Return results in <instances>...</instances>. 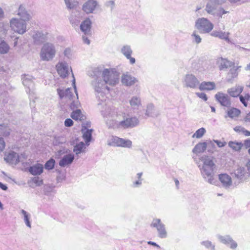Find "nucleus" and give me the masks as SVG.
I'll return each instance as SVG.
<instances>
[{
    "mask_svg": "<svg viewBox=\"0 0 250 250\" xmlns=\"http://www.w3.org/2000/svg\"><path fill=\"white\" fill-rule=\"evenodd\" d=\"M73 85L75 89L76 96L71 91V89L69 88L66 89L65 91L61 89H58V93L61 99L64 98L66 102L70 103V107L71 109H74L78 107V101L75 102V99L78 100V94L76 90V84L75 79L73 81Z\"/></svg>",
    "mask_w": 250,
    "mask_h": 250,
    "instance_id": "1",
    "label": "nucleus"
},
{
    "mask_svg": "<svg viewBox=\"0 0 250 250\" xmlns=\"http://www.w3.org/2000/svg\"><path fill=\"white\" fill-rule=\"evenodd\" d=\"M102 78L105 84L115 86L119 82L120 74L114 68L104 69L102 72Z\"/></svg>",
    "mask_w": 250,
    "mask_h": 250,
    "instance_id": "2",
    "label": "nucleus"
},
{
    "mask_svg": "<svg viewBox=\"0 0 250 250\" xmlns=\"http://www.w3.org/2000/svg\"><path fill=\"white\" fill-rule=\"evenodd\" d=\"M55 53L56 50L54 45L47 43L44 44L42 48L41 57L42 60L49 61L55 56Z\"/></svg>",
    "mask_w": 250,
    "mask_h": 250,
    "instance_id": "3",
    "label": "nucleus"
},
{
    "mask_svg": "<svg viewBox=\"0 0 250 250\" xmlns=\"http://www.w3.org/2000/svg\"><path fill=\"white\" fill-rule=\"evenodd\" d=\"M195 26L203 33H208L212 30L213 25L208 20L205 18L199 19L196 22Z\"/></svg>",
    "mask_w": 250,
    "mask_h": 250,
    "instance_id": "4",
    "label": "nucleus"
},
{
    "mask_svg": "<svg viewBox=\"0 0 250 250\" xmlns=\"http://www.w3.org/2000/svg\"><path fill=\"white\" fill-rule=\"evenodd\" d=\"M202 160L203 162L202 172L204 175L209 176L213 172L215 166L213 161L208 156L202 158Z\"/></svg>",
    "mask_w": 250,
    "mask_h": 250,
    "instance_id": "5",
    "label": "nucleus"
},
{
    "mask_svg": "<svg viewBox=\"0 0 250 250\" xmlns=\"http://www.w3.org/2000/svg\"><path fill=\"white\" fill-rule=\"evenodd\" d=\"M10 26L15 32L23 34L25 32L26 25L23 20L13 19L10 22Z\"/></svg>",
    "mask_w": 250,
    "mask_h": 250,
    "instance_id": "6",
    "label": "nucleus"
},
{
    "mask_svg": "<svg viewBox=\"0 0 250 250\" xmlns=\"http://www.w3.org/2000/svg\"><path fill=\"white\" fill-rule=\"evenodd\" d=\"M58 74L62 78H66L69 74V68L68 64L65 62H59L56 65Z\"/></svg>",
    "mask_w": 250,
    "mask_h": 250,
    "instance_id": "7",
    "label": "nucleus"
},
{
    "mask_svg": "<svg viewBox=\"0 0 250 250\" xmlns=\"http://www.w3.org/2000/svg\"><path fill=\"white\" fill-rule=\"evenodd\" d=\"M98 4L95 0H88L82 6L83 11L87 14L93 13L97 8Z\"/></svg>",
    "mask_w": 250,
    "mask_h": 250,
    "instance_id": "8",
    "label": "nucleus"
},
{
    "mask_svg": "<svg viewBox=\"0 0 250 250\" xmlns=\"http://www.w3.org/2000/svg\"><path fill=\"white\" fill-rule=\"evenodd\" d=\"M151 226L156 228L159 232V235L161 238H165L167 233L165 226L161 223L160 219H155L153 220Z\"/></svg>",
    "mask_w": 250,
    "mask_h": 250,
    "instance_id": "9",
    "label": "nucleus"
},
{
    "mask_svg": "<svg viewBox=\"0 0 250 250\" xmlns=\"http://www.w3.org/2000/svg\"><path fill=\"white\" fill-rule=\"evenodd\" d=\"M233 62L226 58L222 57L218 58L216 60V64L220 70L227 69L229 67L233 66Z\"/></svg>",
    "mask_w": 250,
    "mask_h": 250,
    "instance_id": "10",
    "label": "nucleus"
},
{
    "mask_svg": "<svg viewBox=\"0 0 250 250\" xmlns=\"http://www.w3.org/2000/svg\"><path fill=\"white\" fill-rule=\"evenodd\" d=\"M215 97L217 101L223 106L229 107L231 103L229 96L226 94L218 92Z\"/></svg>",
    "mask_w": 250,
    "mask_h": 250,
    "instance_id": "11",
    "label": "nucleus"
},
{
    "mask_svg": "<svg viewBox=\"0 0 250 250\" xmlns=\"http://www.w3.org/2000/svg\"><path fill=\"white\" fill-rule=\"evenodd\" d=\"M229 68V70L227 73V77L229 81H231L237 77L241 66L236 65L235 62H233V65Z\"/></svg>",
    "mask_w": 250,
    "mask_h": 250,
    "instance_id": "12",
    "label": "nucleus"
},
{
    "mask_svg": "<svg viewBox=\"0 0 250 250\" xmlns=\"http://www.w3.org/2000/svg\"><path fill=\"white\" fill-rule=\"evenodd\" d=\"M138 119L135 117H131L120 122L119 125L124 128L133 127L138 124Z\"/></svg>",
    "mask_w": 250,
    "mask_h": 250,
    "instance_id": "13",
    "label": "nucleus"
},
{
    "mask_svg": "<svg viewBox=\"0 0 250 250\" xmlns=\"http://www.w3.org/2000/svg\"><path fill=\"white\" fill-rule=\"evenodd\" d=\"M185 83L187 87L195 88L199 83L197 79L193 75L188 74L186 76Z\"/></svg>",
    "mask_w": 250,
    "mask_h": 250,
    "instance_id": "14",
    "label": "nucleus"
},
{
    "mask_svg": "<svg viewBox=\"0 0 250 250\" xmlns=\"http://www.w3.org/2000/svg\"><path fill=\"white\" fill-rule=\"evenodd\" d=\"M4 160L7 162L11 164H17L20 161L18 154L13 151L10 152L5 155Z\"/></svg>",
    "mask_w": 250,
    "mask_h": 250,
    "instance_id": "15",
    "label": "nucleus"
},
{
    "mask_svg": "<svg viewBox=\"0 0 250 250\" xmlns=\"http://www.w3.org/2000/svg\"><path fill=\"white\" fill-rule=\"evenodd\" d=\"M121 81L124 84L130 86L134 84L137 80L135 78L126 73L122 75Z\"/></svg>",
    "mask_w": 250,
    "mask_h": 250,
    "instance_id": "16",
    "label": "nucleus"
},
{
    "mask_svg": "<svg viewBox=\"0 0 250 250\" xmlns=\"http://www.w3.org/2000/svg\"><path fill=\"white\" fill-rule=\"evenodd\" d=\"M219 179L223 186L225 187H229L232 184L231 178L227 174H219Z\"/></svg>",
    "mask_w": 250,
    "mask_h": 250,
    "instance_id": "17",
    "label": "nucleus"
},
{
    "mask_svg": "<svg viewBox=\"0 0 250 250\" xmlns=\"http://www.w3.org/2000/svg\"><path fill=\"white\" fill-rule=\"evenodd\" d=\"M243 91V87L241 86H236L228 90V94L232 97H237Z\"/></svg>",
    "mask_w": 250,
    "mask_h": 250,
    "instance_id": "18",
    "label": "nucleus"
},
{
    "mask_svg": "<svg viewBox=\"0 0 250 250\" xmlns=\"http://www.w3.org/2000/svg\"><path fill=\"white\" fill-rule=\"evenodd\" d=\"M29 171L33 175H40L43 172V166L42 164H36L30 167Z\"/></svg>",
    "mask_w": 250,
    "mask_h": 250,
    "instance_id": "19",
    "label": "nucleus"
},
{
    "mask_svg": "<svg viewBox=\"0 0 250 250\" xmlns=\"http://www.w3.org/2000/svg\"><path fill=\"white\" fill-rule=\"evenodd\" d=\"M71 117L75 121L82 122L85 119V116L80 109H76L72 112Z\"/></svg>",
    "mask_w": 250,
    "mask_h": 250,
    "instance_id": "20",
    "label": "nucleus"
},
{
    "mask_svg": "<svg viewBox=\"0 0 250 250\" xmlns=\"http://www.w3.org/2000/svg\"><path fill=\"white\" fill-rule=\"evenodd\" d=\"M201 90H211L215 88V83L212 82H203L199 85Z\"/></svg>",
    "mask_w": 250,
    "mask_h": 250,
    "instance_id": "21",
    "label": "nucleus"
},
{
    "mask_svg": "<svg viewBox=\"0 0 250 250\" xmlns=\"http://www.w3.org/2000/svg\"><path fill=\"white\" fill-rule=\"evenodd\" d=\"M74 159L73 155L68 154L65 155L60 161L59 165L61 167H65L71 164Z\"/></svg>",
    "mask_w": 250,
    "mask_h": 250,
    "instance_id": "22",
    "label": "nucleus"
},
{
    "mask_svg": "<svg viewBox=\"0 0 250 250\" xmlns=\"http://www.w3.org/2000/svg\"><path fill=\"white\" fill-rule=\"evenodd\" d=\"M229 147L234 151H239L243 146V144L236 141H229L228 143Z\"/></svg>",
    "mask_w": 250,
    "mask_h": 250,
    "instance_id": "23",
    "label": "nucleus"
},
{
    "mask_svg": "<svg viewBox=\"0 0 250 250\" xmlns=\"http://www.w3.org/2000/svg\"><path fill=\"white\" fill-rule=\"evenodd\" d=\"M48 34L46 32L44 33L42 31H38L35 34L33 38L36 41L43 42L46 40Z\"/></svg>",
    "mask_w": 250,
    "mask_h": 250,
    "instance_id": "24",
    "label": "nucleus"
},
{
    "mask_svg": "<svg viewBox=\"0 0 250 250\" xmlns=\"http://www.w3.org/2000/svg\"><path fill=\"white\" fill-rule=\"evenodd\" d=\"M11 129L4 124H0V135L4 137H8L10 135Z\"/></svg>",
    "mask_w": 250,
    "mask_h": 250,
    "instance_id": "25",
    "label": "nucleus"
},
{
    "mask_svg": "<svg viewBox=\"0 0 250 250\" xmlns=\"http://www.w3.org/2000/svg\"><path fill=\"white\" fill-rule=\"evenodd\" d=\"M241 111L235 107H231L227 111L228 117L231 119H235L237 118L240 114Z\"/></svg>",
    "mask_w": 250,
    "mask_h": 250,
    "instance_id": "26",
    "label": "nucleus"
},
{
    "mask_svg": "<svg viewBox=\"0 0 250 250\" xmlns=\"http://www.w3.org/2000/svg\"><path fill=\"white\" fill-rule=\"evenodd\" d=\"M91 22L89 19H86L83 21L80 26L81 30L86 33L89 31L91 28Z\"/></svg>",
    "mask_w": 250,
    "mask_h": 250,
    "instance_id": "27",
    "label": "nucleus"
},
{
    "mask_svg": "<svg viewBox=\"0 0 250 250\" xmlns=\"http://www.w3.org/2000/svg\"><path fill=\"white\" fill-rule=\"evenodd\" d=\"M218 3L217 0L215 1L213 0H209V2L207 3L206 10L207 12L209 14H212L215 10V4Z\"/></svg>",
    "mask_w": 250,
    "mask_h": 250,
    "instance_id": "28",
    "label": "nucleus"
},
{
    "mask_svg": "<svg viewBox=\"0 0 250 250\" xmlns=\"http://www.w3.org/2000/svg\"><path fill=\"white\" fill-rule=\"evenodd\" d=\"M207 147L205 143H199L194 147L193 152L195 153H199L204 152Z\"/></svg>",
    "mask_w": 250,
    "mask_h": 250,
    "instance_id": "29",
    "label": "nucleus"
},
{
    "mask_svg": "<svg viewBox=\"0 0 250 250\" xmlns=\"http://www.w3.org/2000/svg\"><path fill=\"white\" fill-rule=\"evenodd\" d=\"M240 102L243 104V105L247 107L248 106V102L250 100V94L249 93H246L244 96L240 95L239 96Z\"/></svg>",
    "mask_w": 250,
    "mask_h": 250,
    "instance_id": "30",
    "label": "nucleus"
},
{
    "mask_svg": "<svg viewBox=\"0 0 250 250\" xmlns=\"http://www.w3.org/2000/svg\"><path fill=\"white\" fill-rule=\"evenodd\" d=\"M9 50V46L4 41H2L0 43V53L5 54L7 53Z\"/></svg>",
    "mask_w": 250,
    "mask_h": 250,
    "instance_id": "31",
    "label": "nucleus"
},
{
    "mask_svg": "<svg viewBox=\"0 0 250 250\" xmlns=\"http://www.w3.org/2000/svg\"><path fill=\"white\" fill-rule=\"evenodd\" d=\"M84 148V144L83 142H80L79 144H77L74 148V152L76 153V154H78L81 153L83 149Z\"/></svg>",
    "mask_w": 250,
    "mask_h": 250,
    "instance_id": "32",
    "label": "nucleus"
},
{
    "mask_svg": "<svg viewBox=\"0 0 250 250\" xmlns=\"http://www.w3.org/2000/svg\"><path fill=\"white\" fill-rule=\"evenodd\" d=\"M213 35L214 36L218 37L220 39H224L225 40H229V34L228 33L218 32L216 33H214Z\"/></svg>",
    "mask_w": 250,
    "mask_h": 250,
    "instance_id": "33",
    "label": "nucleus"
},
{
    "mask_svg": "<svg viewBox=\"0 0 250 250\" xmlns=\"http://www.w3.org/2000/svg\"><path fill=\"white\" fill-rule=\"evenodd\" d=\"M122 53L126 57H130L131 55L132 51L129 46H124L121 50Z\"/></svg>",
    "mask_w": 250,
    "mask_h": 250,
    "instance_id": "34",
    "label": "nucleus"
},
{
    "mask_svg": "<svg viewBox=\"0 0 250 250\" xmlns=\"http://www.w3.org/2000/svg\"><path fill=\"white\" fill-rule=\"evenodd\" d=\"M206 130L204 128L198 129L192 135L193 138H200L205 134Z\"/></svg>",
    "mask_w": 250,
    "mask_h": 250,
    "instance_id": "35",
    "label": "nucleus"
},
{
    "mask_svg": "<svg viewBox=\"0 0 250 250\" xmlns=\"http://www.w3.org/2000/svg\"><path fill=\"white\" fill-rule=\"evenodd\" d=\"M92 131V129H88L83 134V137L86 143L90 142L91 140Z\"/></svg>",
    "mask_w": 250,
    "mask_h": 250,
    "instance_id": "36",
    "label": "nucleus"
},
{
    "mask_svg": "<svg viewBox=\"0 0 250 250\" xmlns=\"http://www.w3.org/2000/svg\"><path fill=\"white\" fill-rule=\"evenodd\" d=\"M130 104L133 107L139 106L141 104L140 100L137 97H133L130 101Z\"/></svg>",
    "mask_w": 250,
    "mask_h": 250,
    "instance_id": "37",
    "label": "nucleus"
},
{
    "mask_svg": "<svg viewBox=\"0 0 250 250\" xmlns=\"http://www.w3.org/2000/svg\"><path fill=\"white\" fill-rule=\"evenodd\" d=\"M55 165V161L51 159L48 161L45 164V168L47 169H52Z\"/></svg>",
    "mask_w": 250,
    "mask_h": 250,
    "instance_id": "38",
    "label": "nucleus"
},
{
    "mask_svg": "<svg viewBox=\"0 0 250 250\" xmlns=\"http://www.w3.org/2000/svg\"><path fill=\"white\" fill-rule=\"evenodd\" d=\"M32 182L36 186H40L43 184V180L38 177H35L32 179Z\"/></svg>",
    "mask_w": 250,
    "mask_h": 250,
    "instance_id": "39",
    "label": "nucleus"
},
{
    "mask_svg": "<svg viewBox=\"0 0 250 250\" xmlns=\"http://www.w3.org/2000/svg\"><path fill=\"white\" fill-rule=\"evenodd\" d=\"M21 212H22V213L24 215V220L25 221L26 225L28 227L30 228L31 227V224H30V223L29 222L28 216V214H27V212L25 210H21Z\"/></svg>",
    "mask_w": 250,
    "mask_h": 250,
    "instance_id": "40",
    "label": "nucleus"
},
{
    "mask_svg": "<svg viewBox=\"0 0 250 250\" xmlns=\"http://www.w3.org/2000/svg\"><path fill=\"white\" fill-rule=\"evenodd\" d=\"M132 146V142L129 140H125L123 139L121 147H130Z\"/></svg>",
    "mask_w": 250,
    "mask_h": 250,
    "instance_id": "41",
    "label": "nucleus"
},
{
    "mask_svg": "<svg viewBox=\"0 0 250 250\" xmlns=\"http://www.w3.org/2000/svg\"><path fill=\"white\" fill-rule=\"evenodd\" d=\"M5 146V142L3 138L0 137V152H2L4 150Z\"/></svg>",
    "mask_w": 250,
    "mask_h": 250,
    "instance_id": "42",
    "label": "nucleus"
},
{
    "mask_svg": "<svg viewBox=\"0 0 250 250\" xmlns=\"http://www.w3.org/2000/svg\"><path fill=\"white\" fill-rule=\"evenodd\" d=\"M123 139L117 137L114 139V143L118 146H121Z\"/></svg>",
    "mask_w": 250,
    "mask_h": 250,
    "instance_id": "43",
    "label": "nucleus"
},
{
    "mask_svg": "<svg viewBox=\"0 0 250 250\" xmlns=\"http://www.w3.org/2000/svg\"><path fill=\"white\" fill-rule=\"evenodd\" d=\"M228 243L229 247L231 249H234L237 247V245L236 243L231 239H229V241L228 242Z\"/></svg>",
    "mask_w": 250,
    "mask_h": 250,
    "instance_id": "44",
    "label": "nucleus"
},
{
    "mask_svg": "<svg viewBox=\"0 0 250 250\" xmlns=\"http://www.w3.org/2000/svg\"><path fill=\"white\" fill-rule=\"evenodd\" d=\"M65 126L70 127L73 125V121L71 119H66L64 121Z\"/></svg>",
    "mask_w": 250,
    "mask_h": 250,
    "instance_id": "45",
    "label": "nucleus"
},
{
    "mask_svg": "<svg viewBox=\"0 0 250 250\" xmlns=\"http://www.w3.org/2000/svg\"><path fill=\"white\" fill-rule=\"evenodd\" d=\"M196 95L198 97L202 99L205 101H206L208 100V97L206 94L204 93H196Z\"/></svg>",
    "mask_w": 250,
    "mask_h": 250,
    "instance_id": "46",
    "label": "nucleus"
},
{
    "mask_svg": "<svg viewBox=\"0 0 250 250\" xmlns=\"http://www.w3.org/2000/svg\"><path fill=\"white\" fill-rule=\"evenodd\" d=\"M18 14L20 16H22L23 14H27L25 12L24 8L21 5L20 6Z\"/></svg>",
    "mask_w": 250,
    "mask_h": 250,
    "instance_id": "47",
    "label": "nucleus"
},
{
    "mask_svg": "<svg viewBox=\"0 0 250 250\" xmlns=\"http://www.w3.org/2000/svg\"><path fill=\"white\" fill-rule=\"evenodd\" d=\"M244 128L241 126H236L234 128V130L235 132L238 133H243Z\"/></svg>",
    "mask_w": 250,
    "mask_h": 250,
    "instance_id": "48",
    "label": "nucleus"
},
{
    "mask_svg": "<svg viewBox=\"0 0 250 250\" xmlns=\"http://www.w3.org/2000/svg\"><path fill=\"white\" fill-rule=\"evenodd\" d=\"M192 36L194 37V40L196 43H198L201 42V38L199 35H197L195 32L193 33Z\"/></svg>",
    "mask_w": 250,
    "mask_h": 250,
    "instance_id": "49",
    "label": "nucleus"
},
{
    "mask_svg": "<svg viewBox=\"0 0 250 250\" xmlns=\"http://www.w3.org/2000/svg\"><path fill=\"white\" fill-rule=\"evenodd\" d=\"M215 142L219 147H223L226 145V143L225 142H221L217 140L215 141Z\"/></svg>",
    "mask_w": 250,
    "mask_h": 250,
    "instance_id": "50",
    "label": "nucleus"
},
{
    "mask_svg": "<svg viewBox=\"0 0 250 250\" xmlns=\"http://www.w3.org/2000/svg\"><path fill=\"white\" fill-rule=\"evenodd\" d=\"M65 3L67 6V7L69 9L73 8L75 6V5L73 4H71L70 2V0H64Z\"/></svg>",
    "mask_w": 250,
    "mask_h": 250,
    "instance_id": "51",
    "label": "nucleus"
},
{
    "mask_svg": "<svg viewBox=\"0 0 250 250\" xmlns=\"http://www.w3.org/2000/svg\"><path fill=\"white\" fill-rule=\"evenodd\" d=\"M228 13V11H225L224 9L223 8H221L219 10V12L218 13V14L219 15V16H222L223 14H226Z\"/></svg>",
    "mask_w": 250,
    "mask_h": 250,
    "instance_id": "52",
    "label": "nucleus"
},
{
    "mask_svg": "<svg viewBox=\"0 0 250 250\" xmlns=\"http://www.w3.org/2000/svg\"><path fill=\"white\" fill-rule=\"evenodd\" d=\"M244 121L246 122H250V112L246 115L244 118Z\"/></svg>",
    "mask_w": 250,
    "mask_h": 250,
    "instance_id": "53",
    "label": "nucleus"
},
{
    "mask_svg": "<svg viewBox=\"0 0 250 250\" xmlns=\"http://www.w3.org/2000/svg\"><path fill=\"white\" fill-rule=\"evenodd\" d=\"M126 58L128 60H129L130 63L132 64L135 63V59L134 58L131 57V55L130 57H126Z\"/></svg>",
    "mask_w": 250,
    "mask_h": 250,
    "instance_id": "54",
    "label": "nucleus"
},
{
    "mask_svg": "<svg viewBox=\"0 0 250 250\" xmlns=\"http://www.w3.org/2000/svg\"><path fill=\"white\" fill-rule=\"evenodd\" d=\"M244 145L246 148L250 147V139H247L244 141Z\"/></svg>",
    "mask_w": 250,
    "mask_h": 250,
    "instance_id": "55",
    "label": "nucleus"
},
{
    "mask_svg": "<svg viewBox=\"0 0 250 250\" xmlns=\"http://www.w3.org/2000/svg\"><path fill=\"white\" fill-rule=\"evenodd\" d=\"M148 244L149 245H152V246H154L155 247H156L158 248H160V246L159 245H158L155 242H151V241H148L147 242Z\"/></svg>",
    "mask_w": 250,
    "mask_h": 250,
    "instance_id": "56",
    "label": "nucleus"
},
{
    "mask_svg": "<svg viewBox=\"0 0 250 250\" xmlns=\"http://www.w3.org/2000/svg\"><path fill=\"white\" fill-rule=\"evenodd\" d=\"M0 188L4 190H6L7 189V187L5 185L0 182Z\"/></svg>",
    "mask_w": 250,
    "mask_h": 250,
    "instance_id": "57",
    "label": "nucleus"
},
{
    "mask_svg": "<svg viewBox=\"0 0 250 250\" xmlns=\"http://www.w3.org/2000/svg\"><path fill=\"white\" fill-rule=\"evenodd\" d=\"M83 42H84V43L87 44H89L90 43V41L88 40V39L86 37H83Z\"/></svg>",
    "mask_w": 250,
    "mask_h": 250,
    "instance_id": "58",
    "label": "nucleus"
},
{
    "mask_svg": "<svg viewBox=\"0 0 250 250\" xmlns=\"http://www.w3.org/2000/svg\"><path fill=\"white\" fill-rule=\"evenodd\" d=\"M243 133L246 136H250V132L247 130H246L245 128L244 129Z\"/></svg>",
    "mask_w": 250,
    "mask_h": 250,
    "instance_id": "59",
    "label": "nucleus"
},
{
    "mask_svg": "<svg viewBox=\"0 0 250 250\" xmlns=\"http://www.w3.org/2000/svg\"><path fill=\"white\" fill-rule=\"evenodd\" d=\"M247 167L248 169V170H250V160L249 161L247 164Z\"/></svg>",
    "mask_w": 250,
    "mask_h": 250,
    "instance_id": "60",
    "label": "nucleus"
},
{
    "mask_svg": "<svg viewBox=\"0 0 250 250\" xmlns=\"http://www.w3.org/2000/svg\"><path fill=\"white\" fill-rule=\"evenodd\" d=\"M246 70H250V62L247 65Z\"/></svg>",
    "mask_w": 250,
    "mask_h": 250,
    "instance_id": "61",
    "label": "nucleus"
},
{
    "mask_svg": "<svg viewBox=\"0 0 250 250\" xmlns=\"http://www.w3.org/2000/svg\"><path fill=\"white\" fill-rule=\"evenodd\" d=\"M3 13L2 9L0 8V18L3 17Z\"/></svg>",
    "mask_w": 250,
    "mask_h": 250,
    "instance_id": "62",
    "label": "nucleus"
},
{
    "mask_svg": "<svg viewBox=\"0 0 250 250\" xmlns=\"http://www.w3.org/2000/svg\"><path fill=\"white\" fill-rule=\"evenodd\" d=\"M141 184V182L140 180H138L137 181H136L135 183V185L136 186L137 185H140Z\"/></svg>",
    "mask_w": 250,
    "mask_h": 250,
    "instance_id": "63",
    "label": "nucleus"
},
{
    "mask_svg": "<svg viewBox=\"0 0 250 250\" xmlns=\"http://www.w3.org/2000/svg\"><path fill=\"white\" fill-rule=\"evenodd\" d=\"M247 86L249 88H250V78L249 82V84L247 85Z\"/></svg>",
    "mask_w": 250,
    "mask_h": 250,
    "instance_id": "64",
    "label": "nucleus"
}]
</instances>
